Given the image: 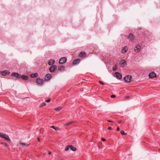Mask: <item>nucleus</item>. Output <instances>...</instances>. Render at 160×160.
Listing matches in <instances>:
<instances>
[{
  "instance_id": "obj_1",
  "label": "nucleus",
  "mask_w": 160,
  "mask_h": 160,
  "mask_svg": "<svg viewBox=\"0 0 160 160\" xmlns=\"http://www.w3.org/2000/svg\"><path fill=\"white\" fill-rule=\"evenodd\" d=\"M132 77L131 76L127 75L124 78V80L127 82H131Z\"/></svg>"
},
{
  "instance_id": "obj_2",
  "label": "nucleus",
  "mask_w": 160,
  "mask_h": 160,
  "mask_svg": "<svg viewBox=\"0 0 160 160\" xmlns=\"http://www.w3.org/2000/svg\"><path fill=\"white\" fill-rule=\"evenodd\" d=\"M36 82L38 85L42 86L43 83V80L39 78H37L36 80Z\"/></svg>"
},
{
  "instance_id": "obj_3",
  "label": "nucleus",
  "mask_w": 160,
  "mask_h": 160,
  "mask_svg": "<svg viewBox=\"0 0 160 160\" xmlns=\"http://www.w3.org/2000/svg\"><path fill=\"white\" fill-rule=\"evenodd\" d=\"M57 66L55 65H52L49 68V70L51 72H54L57 68Z\"/></svg>"
},
{
  "instance_id": "obj_4",
  "label": "nucleus",
  "mask_w": 160,
  "mask_h": 160,
  "mask_svg": "<svg viewBox=\"0 0 160 160\" xmlns=\"http://www.w3.org/2000/svg\"><path fill=\"white\" fill-rule=\"evenodd\" d=\"M114 76L118 79H120L122 77V74L118 72H116L114 73Z\"/></svg>"
},
{
  "instance_id": "obj_5",
  "label": "nucleus",
  "mask_w": 160,
  "mask_h": 160,
  "mask_svg": "<svg viewBox=\"0 0 160 160\" xmlns=\"http://www.w3.org/2000/svg\"><path fill=\"white\" fill-rule=\"evenodd\" d=\"M67 58L66 57L61 58L59 61V63L60 64H63L65 63L67 61Z\"/></svg>"
},
{
  "instance_id": "obj_6",
  "label": "nucleus",
  "mask_w": 160,
  "mask_h": 160,
  "mask_svg": "<svg viewBox=\"0 0 160 160\" xmlns=\"http://www.w3.org/2000/svg\"><path fill=\"white\" fill-rule=\"evenodd\" d=\"M141 48V46L139 45H137L134 48V51L136 52H138L140 51Z\"/></svg>"
},
{
  "instance_id": "obj_7",
  "label": "nucleus",
  "mask_w": 160,
  "mask_h": 160,
  "mask_svg": "<svg viewBox=\"0 0 160 160\" xmlns=\"http://www.w3.org/2000/svg\"><path fill=\"white\" fill-rule=\"evenodd\" d=\"M148 76L150 78H152L156 77V74L154 72H152L149 74Z\"/></svg>"
},
{
  "instance_id": "obj_8",
  "label": "nucleus",
  "mask_w": 160,
  "mask_h": 160,
  "mask_svg": "<svg viewBox=\"0 0 160 160\" xmlns=\"http://www.w3.org/2000/svg\"><path fill=\"white\" fill-rule=\"evenodd\" d=\"M58 70L59 72L64 71L65 70V67L64 66H58Z\"/></svg>"
},
{
  "instance_id": "obj_9",
  "label": "nucleus",
  "mask_w": 160,
  "mask_h": 160,
  "mask_svg": "<svg viewBox=\"0 0 160 160\" xmlns=\"http://www.w3.org/2000/svg\"><path fill=\"white\" fill-rule=\"evenodd\" d=\"M128 39L130 41H132L135 38L134 37L133 35L131 33L128 36Z\"/></svg>"
},
{
  "instance_id": "obj_10",
  "label": "nucleus",
  "mask_w": 160,
  "mask_h": 160,
  "mask_svg": "<svg viewBox=\"0 0 160 160\" xmlns=\"http://www.w3.org/2000/svg\"><path fill=\"white\" fill-rule=\"evenodd\" d=\"M121 67H123L127 64V62L124 60H121L119 63Z\"/></svg>"
},
{
  "instance_id": "obj_11",
  "label": "nucleus",
  "mask_w": 160,
  "mask_h": 160,
  "mask_svg": "<svg viewBox=\"0 0 160 160\" xmlns=\"http://www.w3.org/2000/svg\"><path fill=\"white\" fill-rule=\"evenodd\" d=\"M11 76H14L15 77L17 78H20V75L18 74V73H16V72H13L11 74Z\"/></svg>"
},
{
  "instance_id": "obj_12",
  "label": "nucleus",
  "mask_w": 160,
  "mask_h": 160,
  "mask_svg": "<svg viewBox=\"0 0 160 160\" xmlns=\"http://www.w3.org/2000/svg\"><path fill=\"white\" fill-rule=\"evenodd\" d=\"M128 50V48L127 46H124L122 48V53H125Z\"/></svg>"
},
{
  "instance_id": "obj_13",
  "label": "nucleus",
  "mask_w": 160,
  "mask_h": 160,
  "mask_svg": "<svg viewBox=\"0 0 160 160\" xmlns=\"http://www.w3.org/2000/svg\"><path fill=\"white\" fill-rule=\"evenodd\" d=\"M51 78V75L49 74H47L45 76V79L46 81H48Z\"/></svg>"
},
{
  "instance_id": "obj_14",
  "label": "nucleus",
  "mask_w": 160,
  "mask_h": 160,
  "mask_svg": "<svg viewBox=\"0 0 160 160\" xmlns=\"http://www.w3.org/2000/svg\"><path fill=\"white\" fill-rule=\"evenodd\" d=\"M21 78L22 79L25 80H27L29 79V77L28 76L25 75H22L20 76V78Z\"/></svg>"
},
{
  "instance_id": "obj_15",
  "label": "nucleus",
  "mask_w": 160,
  "mask_h": 160,
  "mask_svg": "<svg viewBox=\"0 0 160 160\" xmlns=\"http://www.w3.org/2000/svg\"><path fill=\"white\" fill-rule=\"evenodd\" d=\"M80 62V60L79 59H76L74 60L72 62L73 65H76L78 64Z\"/></svg>"
},
{
  "instance_id": "obj_16",
  "label": "nucleus",
  "mask_w": 160,
  "mask_h": 160,
  "mask_svg": "<svg viewBox=\"0 0 160 160\" xmlns=\"http://www.w3.org/2000/svg\"><path fill=\"white\" fill-rule=\"evenodd\" d=\"M55 62V60L53 59H50L48 62V64L50 65H52Z\"/></svg>"
},
{
  "instance_id": "obj_17",
  "label": "nucleus",
  "mask_w": 160,
  "mask_h": 160,
  "mask_svg": "<svg viewBox=\"0 0 160 160\" xmlns=\"http://www.w3.org/2000/svg\"><path fill=\"white\" fill-rule=\"evenodd\" d=\"M2 75L5 76L6 75H8L9 74V72L8 71H4L1 72Z\"/></svg>"
},
{
  "instance_id": "obj_18",
  "label": "nucleus",
  "mask_w": 160,
  "mask_h": 160,
  "mask_svg": "<svg viewBox=\"0 0 160 160\" xmlns=\"http://www.w3.org/2000/svg\"><path fill=\"white\" fill-rule=\"evenodd\" d=\"M79 56L82 58H85L86 57V54L85 52H81Z\"/></svg>"
},
{
  "instance_id": "obj_19",
  "label": "nucleus",
  "mask_w": 160,
  "mask_h": 160,
  "mask_svg": "<svg viewBox=\"0 0 160 160\" xmlns=\"http://www.w3.org/2000/svg\"><path fill=\"white\" fill-rule=\"evenodd\" d=\"M38 76V74L37 73H32L30 75V77L32 78H37Z\"/></svg>"
},
{
  "instance_id": "obj_20",
  "label": "nucleus",
  "mask_w": 160,
  "mask_h": 160,
  "mask_svg": "<svg viewBox=\"0 0 160 160\" xmlns=\"http://www.w3.org/2000/svg\"><path fill=\"white\" fill-rule=\"evenodd\" d=\"M70 148L71 150H72L73 151H76L77 150L76 148L72 146V145H70Z\"/></svg>"
},
{
  "instance_id": "obj_21",
  "label": "nucleus",
  "mask_w": 160,
  "mask_h": 160,
  "mask_svg": "<svg viewBox=\"0 0 160 160\" xmlns=\"http://www.w3.org/2000/svg\"><path fill=\"white\" fill-rule=\"evenodd\" d=\"M51 128L55 129L56 131H59L60 130V129L59 128L55 127L54 126L52 125L51 126Z\"/></svg>"
},
{
  "instance_id": "obj_22",
  "label": "nucleus",
  "mask_w": 160,
  "mask_h": 160,
  "mask_svg": "<svg viewBox=\"0 0 160 160\" xmlns=\"http://www.w3.org/2000/svg\"><path fill=\"white\" fill-rule=\"evenodd\" d=\"M4 139H5L6 140L8 141H11L10 139L9 138L7 134H5V136H4Z\"/></svg>"
},
{
  "instance_id": "obj_23",
  "label": "nucleus",
  "mask_w": 160,
  "mask_h": 160,
  "mask_svg": "<svg viewBox=\"0 0 160 160\" xmlns=\"http://www.w3.org/2000/svg\"><path fill=\"white\" fill-rule=\"evenodd\" d=\"M62 108V107L60 106L57 108H54V110L57 111H60Z\"/></svg>"
},
{
  "instance_id": "obj_24",
  "label": "nucleus",
  "mask_w": 160,
  "mask_h": 160,
  "mask_svg": "<svg viewBox=\"0 0 160 160\" xmlns=\"http://www.w3.org/2000/svg\"><path fill=\"white\" fill-rule=\"evenodd\" d=\"M1 144L4 145L8 149H9V146L5 142H1Z\"/></svg>"
},
{
  "instance_id": "obj_25",
  "label": "nucleus",
  "mask_w": 160,
  "mask_h": 160,
  "mask_svg": "<svg viewBox=\"0 0 160 160\" xmlns=\"http://www.w3.org/2000/svg\"><path fill=\"white\" fill-rule=\"evenodd\" d=\"M117 65L115 64L114 65V66L112 67V70L114 71H116L117 70Z\"/></svg>"
},
{
  "instance_id": "obj_26",
  "label": "nucleus",
  "mask_w": 160,
  "mask_h": 160,
  "mask_svg": "<svg viewBox=\"0 0 160 160\" xmlns=\"http://www.w3.org/2000/svg\"><path fill=\"white\" fill-rule=\"evenodd\" d=\"M73 122H74L73 121H71L69 122H67L65 124L64 126H67L69 125H70V124L73 123Z\"/></svg>"
},
{
  "instance_id": "obj_27",
  "label": "nucleus",
  "mask_w": 160,
  "mask_h": 160,
  "mask_svg": "<svg viewBox=\"0 0 160 160\" xmlns=\"http://www.w3.org/2000/svg\"><path fill=\"white\" fill-rule=\"evenodd\" d=\"M6 134H4L2 132H0V137L2 138H4Z\"/></svg>"
},
{
  "instance_id": "obj_28",
  "label": "nucleus",
  "mask_w": 160,
  "mask_h": 160,
  "mask_svg": "<svg viewBox=\"0 0 160 160\" xmlns=\"http://www.w3.org/2000/svg\"><path fill=\"white\" fill-rule=\"evenodd\" d=\"M46 105V104L45 102L42 103L40 106V108L42 107L45 106Z\"/></svg>"
},
{
  "instance_id": "obj_29",
  "label": "nucleus",
  "mask_w": 160,
  "mask_h": 160,
  "mask_svg": "<svg viewBox=\"0 0 160 160\" xmlns=\"http://www.w3.org/2000/svg\"><path fill=\"white\" fill-rule=\"evenodd\" d=\"M120 133L122 135H125L127 134V133L125 132L123 130H121L120 131Z\"/></svg>"
},
{
  "instance_id": "obj_30",
  "label": "nucleus",
  "mask_w": 160,
  "mask_h": 160,
  "mask_svg": "<svg viewBox=\"0 0 160 160\" xmlns=\"http://www.w3.org/2000/svg\"><path fill=\"white\" fill-rule=\"evenodd\" d=\"M69 148H70L69 145H68V146H67L65 148V151H68L69 149Z\"/></svg>"
},
{
  "instance_id": "obj_31",
  "label": "nucleus",
  "mask_w": 160,
  "mask_h": 160,
  "mask_svg": "<svg viewBox=\"0 0 160 160\" xmlns=\"http://www.w3.org/2000/svg\"><path fill=\"white\" fill-rule=\"evenodd\" d=\"M19 143L22 145V146H23V145H26V144L24 143H23V142H22L21 141H20L19 142Z\"/></svg>"
},
{
  "instance_id": "obj_32",
  "label": "nucleus",
  "mask_w": 160,
  "mask_h": 160,
  "mask_svg": "<svg viewBox=\"0 0 160 160\" xmlns=\"http://www.w3.org/2000/svg\"><path fill=\"white\" fill-rule=\"evenodd\" d=\"M99 82L100 84H101L103 85L104 84V83L102 81H99Z\"/></svg>"
},
{
  "instance_id": "obj_33",
  "label": "nucleus",
  "mask_w": 160,
  "mask_h": 160,
  "mask_svg": "<svg viewBox=\"0 0 160 160\" xmlns=\"http://www.w3.org/2000/svg\"><path fill=\"white\" fill-rule=\"evenodd\" d=\"M51 101V100H50V98H48V99H47V100H46V102H49Z\"/></svg>"
},
{
  "instance_id": "obj_34",
  "label": "nucleus",
  "mask_w": 160,
  "mask_h": 160,
  "mask_svg": "<svg viewBox=\"0 0 160 160\" xmlns=\"http://www.w3.org/2000/svg\"><path fill=\"white\" fill-rule=\"evenodd\" d=\"M116 97V96L115 95L113 94L111 95V97L112 98H114Z\"/></svg>"
},
{
  "instance_id": "obj_35",
  "label": "nucleus",
  "mask_w": 160,
  "mask_h": 160,
  "mask_svg": "<svg viewBox=\"0 0 160 160\" xmlns=\"http://www.w3.org/2000/svg\"><path fill=\"white\" fill-rule=\"evenodd\" d=\"M108 130H111L112 129V127H109L108 128Z\"/></svg>"
},
{
  "instance_id": "obj_36",
  "label": "nucleus",
  "mask_w": 160,
  "mask_h": 160,
  "mask_svg": "<svg viewBox=\"0 0 160 160\" xmlns=\"http://www.w3.org/2000/svg\"><path fill=\"white\" fill-rule=\"evenodd\" d=\"M125 98H126V99H129L130 98V97L129 96H127L125 97Z\"/></svg>"
},
{
  "instance_id": "obj_37",
  "label": "nucleus",
  "mask_w": 160,
  "mask_h": 160,
  "mask_svg": "<svg viewBox=\"0 0 160 160\" xmlns=\"http://www.w3.org/2000/svg\"><path fill=\"white\" fill-rule=\"evenodd\" d=\"M102 140L103 141H106V139L104 138H102Z\"/></svg>"
},
{
  "instance_id": "obj_38",
  "label": "nucleus",
  "mask_w": 160,
  "mask_h": 160,
  "mask_svg": "<svg viewBox=\"0 0 160 160\" xmlns=\"http://www.w3.org/2000/svg\"><path fill=\"white\" fill-rule=\"evenodd\" d=\"M107 121L109 122H113V121H112L110 120H107Z\"/></svg>"
},
{
  "instance_id": "obj_39",
  "label": "nucleus",
  "mask_w": 160,
  "mask_h": 160,
  "mask_svg": "<svg viewBox=\"0 0 160 160\" xmlns=\"http://www.w3.org/2000/svg\"><path fill=\"white\" fill-rule=\"evenodd\" d=\"M120 130V128L119 127H118L117 128V131H119Z\"/></svg>"
},
{
  "instance_id": "obj_40",
  "label": "nucleus",
  "mask_w": 160,
  "mask_h": 160,
  "mask_svg": "<svg viewBox=\"0 0 160 160\" xmlns=\"http://www.w3.org/2000/svg\"><path fill=\"white\" fill-rule=\"evenodd\" d=\"M122 122V121L120 120V121H119L118 122V123L119 124H120Z\"/></svg>"
},
{
  "instance_id": "obj_41",
  "label": "nucleus",
  "mask_w": 160,
  "mask_h": 160,
  "mask_svg": "<svg viewBox=\"0 0 160 160\" xmlns=\"http://www.w3.org/2000/svg\"><path fill=\"white\" fill-rule=\"evenodd\" d=\"M51 153V152H48V154H50Z\"/></svg>"
},
{
  "instance_id": "obj_42",
  "label": "nucleus",
  "mask_w": 160,
  "mask_h": 160,
  "mask_svg": "<svg viewBox=\"0 0 160 160\" xmlns=\"http://www.w3.org/2000/svg\"><path fill=\"white\" fill-rule=\"evenodd\" d=\"M38 140L39 141H40V139L39 138H38Z\"/></svg>"
},
{
  "instance_id": "obj_43",
  "label": "nucleus",
  "mask_w": 160,
  "mask_h": 160,
  "mask_svg": "<svg viewBox=\"0 0 160 160\" xmlns=\"http://www.w3.org/2000/svg\"><path fill=\"white\" fill-rule=\"evenodd\" d=\"M159 150L160 151V149H159Z\"/></svg>"
}]
</instances>
